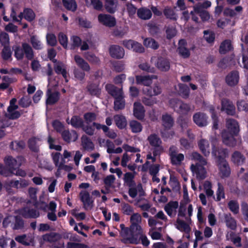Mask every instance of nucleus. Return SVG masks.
Listing matches in <instances>:
<instances>
[{
	"mask_svg": "<svg viewBox=\"0 0 248 248\" xmlns=\"http://www.w3.org/2000/svg\"><path fill=\"white\" fill-rule=\"evenodd\" d=\"M147 140L150 145L153 147H159L162 144L161 139L156 134H151L148 136Z\"/></svg>",
	"mask_w": 248,
	"mask_h": 248,
	"instance_id": "nucleus-33",
	"label": "nucleus"
},
{
	"mask_svg": "<svg viewBox=\"0 0 248 248\" xmlns=\"http://www.w3.org/2000/svg\"><path fill=\"white\" fill-rule=\"evenodd\" d=\"M207 115L202 112H198L195 113L193 116V120L194 123L199 127H202L206 126L208 124Z\"/></svg>",
	"mask_w": 248,
	"mask_h": 248,
	"instance_id": "nucleus-9",
	"label": "nucleus"
},
{
	"mask_svg": "<svg viewBox=\"0 0 248 248\" xmlns=\"http://www.w3.org/2000/svg\"><path fill=\"white\" fill-rule=\"evenodd\" d=\"M115 177L113 175H109L106 176L104 179V183L106 186V189L108 190L111 185L114 183Z\"/></svg>",
	"mask_w": 248,
	"mask_h": 248,
	"instance_id": "nucleus-64",
	"label": "nucleus"
},
{
	"mask_svg": "<svg viewBox=\"0 0 248 248\" xmlns=\"http://www.w3.org/2000/svg\"><path fill=\"white\" fill-rule=\"evenodd\" d=\"M13 49L14 56L18 61L22 60L24 55L28 60H32L34 58L33 50L31 46L27 43H23L22 47L19 46H15Z\"/></svg>",
	"mask_w": 248,
	"mask_h": 248,
	"instance_id": "nucleus-2",
	"label": "nucleus"
},
{
	"mask_svg": "<svg viewBox=\"0 0 248 248\" xmlns=\"http://www.w3.org/2000/svg\"><path fill=\"white\" fill-rule=\"evenodd\" d=\"M190 169L193 173L196 175V177L199 180H203L206 177V171L204 167L199 164H196L195 165L191 164Z\"/></svg>",
	"mask_w": 248,
	"mask_h": 248,
	"instance_id": "nucleus-13",
	"label": "nucleus"
},
{
	"mask_svg": "<svg viewBox=\"0 0 248 248\" xmlns=\"http://www.w3.org/2000/svg\"><path fill=\"white\" fill-rule=\"evenodd\" d=\"M37 191L35 188L33 187H30L29 189V194L30 195V197L31 200H32L33 205L35 206H37L38 205V202L36 196Z\"/></svg>",
	"mask_w": 248,
	"mask_h": 248,
	"instance_id": "nucleus-63",
	"label": "nucleus"
},
{
	"mask_svg": "<svg viewBox=\"0 0 248 248\" xmlns=\"http://www.w3.org/2000/svg\"><path fill=\"white\" fill-rule=\"evenodd\" d=\"M204 38L208 43H213L215 41V34L212 31L209 30L204 31Z\"/></svg>",
	"mask_w": 248,
	"mask_h": 248,
	"instance_id": "nucleus-54",
	"label": "nucleus"
},
{
	"mask_svg": "<svg viewBox=\"0 0 248 248\" xmlns=\"http://www.w3.org/2000/svg\"><path fill=\"white\" fill-rule=\"evenodd\" d=\"M4 162L7 167L13 172L18 168L20 164L17 163V160L11 156H8L4 159Z\"/></svg>",
	"mask_w": 248,
	"mask_h": 248,
	"instance_id": "nucleus-29",
	"label": "nucleus"
},
{
	"mask_svg": "<svg viewBox=\"0 0 248 248\" xmlns=\"http://www.w3.org/2000/svg\"><path fill=\"white\" fill-rule=\"evenodd\" d=\"M0 44L2 46H9L10 38L9 34L4 31L0 32Z\"/></svg>",
	"mask_w": 248,
	"mask_h": 248,
	"instance_id": "nucleus-49",
	"label": "nucleus"
},
{
	"mask_svg": "<svg viewBox=\"0 0 248 248\" xmlns=\"http://www.w3.org/2000/svg\"><path fill=\"white\" fill-rule=\"evenodd\" d=\"M83 147L85 150H93L94 149V144L91 140L86 135H83L81 138Z\"/></svg>",
	"mask_w": 248,
	"mask_h": 248,
	"instance_id": "nucleus-39",
	"label": "nucleus"
},
{
	"mask_svg": "<svg viewBox=\"0 0 248 248\" xmlns=\"http://www.w3.org/2000/svg\"><path fill=\"white\" fill-rule=\"evenodd\" d=\"M198 146L202 153L205 155L210 154V145L209 141L206 140L202 139L198 142Z\"/></svg>",
	"mask_w": 248,
	"mask_h": 248,
	"instance_id": "nucleus-31",
	"label": "nucleus"
},
{
	"mask_svg": "<svg viewBox=\"0 0 248 248\" xmlns=\"http://www.w3.org/2000/svg\"><path fill=\"white\" fill-rule=\"evenodd\" d=\"M137 16L141 19L148 20L151 18L152 13L150 9L146 7H141L138 9Z\"/></svg>",
	"mask_w": 248,
	"mask_h": 248,
	"instance_id": "nucleus-28",
	"label": "nucleus"
},
{
	"mask_svg": "<svg viewBox=\"0 0 248 248\" xmlns=\"http://www.w3.org/2000/svg\"><path fill=\"white\" fill-rule=\"evenodd\" d=\"M24 17L26 20L31 22L35 19V15L31 9L25 8L24 10Z\"/></svg>",
	"mask_w": 248,
	"mask_h": 248,
	"instance_id": "nucleus-47",
	"label": "nucleus"
},
{
	"mask_svg": "<svg viewBox=\"0 0 248 248\" xmlns=\"http://www.w3.org/2000/svg\"><path fill=\"white\" fill-rule=\"evenodd\" d=\"M66 122L68 124H70L75 128H82L84 124L83 120L78 115L73 116L70 121H69V118H67Z\"/></svg>",
	"mask_w": 248,
	"mask_h": 248,
	"instance_id": "nucleus-25",
	"label": "nucleus"
},
{
	"mask_svg": "<svg viewBox=\"0 0 248 248\" xmlns=\"http://www.w3.org/2000/svg\"><path fill=\"white\" fill-rule=\"evenodd\" d=\"M143 92L144 94L152 97L157 96L162 93V89L159 83H155L152 86L149 85L143 89Z\"/></svg>",
	"mask_w": 248,
	"mask_h": 248,
	"instance_id": "nucleus-11",
	"label": "nucleus"
},
{
	"mask_svg": "<svg viewBox=\"0 0 248 248\" xmlns=\"http://www.w3.org/2000/svg\"><path fill=\"white\" fill-rule=\"evenodd\" d=\"M64 7L67 9L73 12L76 10L77 5L75 0H62Z\"/></svg>",
	"mask_w": 248,
	"mask_h": 248,
	"instance_id": "nucleus-44",
	"label": "nucleus"
},
{
	"mask_svg": "<svg viewBox=\"0 0 248 248\" xmlns=\"http://www.w3.org/2000/svg\"><path fill=\"white\" fill-rule=\"evenodd\" d=\"M212 153L217 158V163L222 162L226 160L225 158L228 155V150L225 148H217L214 146Z\"/></svg>",
	"mask_w": 248,
	"mask_h": 248,
	"instance_id": "nucleus-16",
	"label": "nucleus"
},
{
	"mask_svg": "<svg viewBox=\"0 0 248 248\" xmlns=\"http://www.w3.org/2000/svg\"><path fill=\"white\" fill-rule=\"evenodd\" d=\"M217 199L216 201H220L222 199L225 198L224 188L220 183H217Z\"/></svg>",
	"mask_w": 248,
	"mask_h": 248,
	"instance_id": "nucleus-50",
	"label": "nucleus"
},
{
	"mask_svg": "<svg viewBox=\"0 0 248 248\" xmlns=\"http://www.w3.org/2000/svg\"><path fill=\"white\" fill-rule=\"evenodd\" d=\"M136 82L137 84L142 85L148 87L152 83V80L153 79H156L157 76L155 75H147L141 76L137 75L135 77Z\"/></svg>",
	"mask_w": 248,
	"mask_h": 248,
	"instance_id": "nucleus-14",
	"label": "nucleus"
},
{
	"mask_svg": "<svg viewBox=\"0 0 248 248\" xmlns=\"http://www.w3.org/2000/svg\"><path fill=\"white\" fill-rule=\"evenodd\" d=\"M139 68L140 70L147 73H154L155 72V68L151 67L150 65L147 62H144L140 64L139 65Z\"/></svg>",
	"mask_w": 248,
	"mask_h": 248,
	"instance_id": "nucleus-59",
	"label": "nucleus"
},
{
	"mask_svg": "<svg viewBox=\"0 0 248 248\" xmlns=\"http://www.w3.org/2000/svg\"><path fill=\"white\" fill-rule=\"evenodd\" d=\"M163 14L167 18L173 20L177 19L174 10L170 7H166L163 10Z\"/></svg>",
	"mask_w": 248,
	"mask_h": 248,
	"instance_id": "nucleus-45",
	"label": "nucleus"
},
{
	"mask_svg": "<svg viewBox=\"0 0 248 248\" xmlns=\"http://www.w3.org/2000/svg\"><path fill=\"white\" fill-rule=\"evenodd\" d=\"M47 99L46 100V104L52 105L56 103L60 99V93L59 92H54L51 93L50 90L48 89L47 91Z\"/></svg>",
	"mask_w": 248,
	"mask_h": 248,
	"instance_id": "nucleus-23",
	"label": "nucleus"
},
{
	"mask_svg": "<svg viewBox=\"0 0 248 248\" xmlns=\"http://www.w3.org/2000/svg\"><path fill=\"white\" fill-rule=\"evenodd\" d=\"M58 40L60 44L63 48L66 49L67 47L68 38L63 32H60L58 35Z\"/></svg>",
	"mask_w": 248,
	"mask_h": 248,
	"instance_id": "nucleus-62",
	"label": "nucleus"
},
{
	"mask_svg": "<svg viewBox=\"0 0 248 248\" xmlns=\"http://www.w3.org/2000/svg\"><path fill=\"white\" fill-rule=\"evenodd\" d=\"M179 92L184 98L188 97L190 93V89L187 85L184 84L179 85Z\"/></svg>",
	"mask_w": 248,
	"mask_h": 248,
	"instance_id": "nucleus-53",
	"label": "nucleus"
},
{
	"mask_svg": "<svg viewBox=\"0 0 248 248\" xmlns=\"http://www.w3.org/2000/svg\"><path fill=\"white\" fill-rule=\"evenodd\" d=\"M129 126L131 131L134 133L140 132L142 130V126L141 124L136 120H132L129 123Z\"/></svg>",
	"mask_w": 248,
	"mask_h": 248,
	"instance_id": "nucleus-43",
	"label": "nucleus"
},
{
	"mask_svg": "<svg viewBox=\"0 0 248 248\" xmlns=\"http://www.w3.org/2000/svg\"><path fill=\"white\" fill-rule=\"evenodd\" d=\"M224 220L227 228L232 230L234 231L237 228V222L236 220L232 216L231 213L224 214Z\"/></svg>",
	"mask_w": 248,
	"mask_h": 248,
	"instance_id": "nucleus-27",
	"label": "nucleus"
},
{
	"mask_svg": "<svg viewBox=\"0 0 248 248\" xmlns=\"http://www.w3.org/2000/svg\"><path fill=\"white\" fill-rule=\"evenodd\" d=\"M79 198L83 203L84 208L87 210L88 208H92L93 205V200H92L90 193L87 190H81L79 194Z\"/></svg>",
	"mask_w": 248,
	"mask_h": 248,
	"instance_id": "nucleus-8",
	"label": "nucleus"
},
{
	"mask_svg": "<svg viewBox=\"0 0 248 248\" xmlns=\"http://www.w3.org/2000/svg\"><path fill=\"white\" fill-rule=\"evenodd\" d=\"M226 128L221 133L222 142L227 146L235 147L237 144L235 137L239 135L240 131L239 123L234 119H227Z\"/></svg>",
	"mask_w": 248,
	"mask_h": 248,
	"instance_id": "nucleus-1",
	"label": "nucleus"
},
{
	"mask_svg": "<svg viewBox=\"0 0 248 248\" xmlns=\"http://www.w3.org/2000/svg\"><path fill=\"white\" fill-rule=\"evenodd\" d=\"M15 223L13 229L19 230L23 228L24 226V221L21 217L19 216H15Z\"/></svg>",
	"mask_w": 248,
	"mask_h": 248,
	"instance_id": "nucleus-60",
	"label": "nucleus"
},
{
	"mask_svg": "<svg viewBox=\"0 0 248 248\" xmlns=\"http://www.w3.org/2000/svg\"><path fill=\"white\" fill-rule=\"evenodd\" d=\"M122 210L123 213L126 215H131L134 212L133 207L127 203L122 204Z\"/></svg>",
	"mask_w": 248,
	"mask_h": 248,
	"instance_id": "nucleus-61",
	"label": "nucleus"
},
{
	"mask_svg": "<svg viewBox=\"0 0 248 248\" xmlns=\"http://www.w3.org/2000/svg\"><path fill=\"white\" fill-rule=\"evenodd\" d=\"M20 214L25 218H36L39 217L38 211L34 209H29L24 207L20 209Z\"/></svg>",
	"mask_w": 248,
	"mask_h": 248,
	"instance_id": "nucleus-20",
	"label": "nucleus"
},
{
	"mask_svg": "<svg viewBox=\"0 0 248 248\" xmlns=\"http://www.w3.org/2000/svg\"><path fill=\"white\" fill-rule=\"evenodd\" d=\"M145 109L139 102H135L133 105V115L139 120H142L145 117Z\"/></svg>",
	"mask_w": 248,
	"mask_h": 248,
	"instance_id": "nucleus-15",
	"label": "nucleus"
},
{
	"mask_svg": "<svg viewBox=\"0 0 248 248\" xmlns=\"http://www.w3.org/2000/svg\"><path fill=\"white\" fill-rule=\"evenodd\" d=\"M179 206L177 201H170L164 207V210L167 215L170 217H172L173 210H176Z\"/></svg>",
	"mask_w": 248,
	"mask_h": 248,
	"instance_id": "nucleus-37",
	"label": "nucleus"
},
{
	"mask_svg": "<svg viewBox=\"0 0 248 248\" xmlns=\"http://www.w3.org/2000/svg\"><path fill=\"white\" fill-rule=\"evenodd\" d=\"M165 32L167 39L170 40L176 35L177 30L175 27L169 26L166 28Z\"/></svg>",
	"mask_w": 248,
	"mask_h": 248,
	"instance_id": "nucleus-52",
	"label": "nucleus"
},
{
	"mask_svg": "<svg viewBox=\"0 0 248 248\" xmlns=\"http://www.w3.org/2000/svg\"><path fill=\"white\" fill-rule=\"evenodd\" d=\"M117 1L116 0H105V8L107 12L114 14L117 11Z\"/></svg>",
	"mask_w": 248,
	"mask_h": 248,
	"instance_id": "nucleus-30",
	"label": "nucleus"
},
{
	"mask_svg": "<svg viewBox=\"0 0 248 248\" xmlns=\"http://www.w3.org/2000/svg\"><path fill=\"white\" fill-rule=\"evenodd\" d=\"M221 178H228L231 172V168L227 160L217 163Z\"/></svg>",
	"mask_w": 248,
	"mask_h": 248,
	"instance_id": "nucleus-12",
	"label": "nucleus"
},
{
	"mask_svg": "<svg viewBox=\"0 0 248 248\" xmlns=\"http://www.w3.org/2000/svg\"><path fill=\"white\" fill-rule=\"evenodd\" d=\"M72 43L70 46V49L74 50L76 48L79 47L82 44L81 38L78 36H73L71 38Z\"/></svg>",
	"mask_w": 248,
	"mask_h": 248,
	"instance_id": "nucleus-56",
	"label": "nucleus"
},
{
	"mask_svg": "<svg viewBox=\"0 0 248 248\" xmlns=\"http://www.w3.org/2000/svg\"><path fill=\"white\" fill-rule=\"evenodd\" d=\"M38 139L36 137H31L28 140V146L32 152L38 153L40 151L39 145L37 144Z\"/></svg>",
	"mask_w": 248,
	"mask_h": 248,
	"instance_id": "nucleus-32",
	"label": "nucleus"
},
{
	"mask_svg": "<svg viewBox=\"0 0 248 248\" xmlns=\"http://www.w3.org/2000/svg\"><path fill=\"white\" fill-rule=\"evenodd\" d=\"M231 160L234 164L241 166L244 163L246 157L241 152L235 151L232 155Z\"/></svg>",
	"mask_w": 248,
	"mask_h": 248,
	"instance_id": "nucleus-24",
	"label": "nucleus"
},
{
	"mask_svg": "<svg viewBox=\"0 0 248 248\" xmlns=\"http://www.w3.org/2000/svg\"><path fill=\"white\" fill-rule=\"evenodd\" d=\"M12 52L10 46H4L1 51V57L3 60L7 61L12 57Z\"/></svg>",
	"mask_w": 248,
	"mask_h": 248,
	"instance_id": "nucleus-48",
	"label": "nucleus"
},
{
	"mask_svg": "<svg viewBox=\"0 0 248 248\" xmlns=\"http://www.w3.org/2000/svg\"><path fill=\"white\" fill-rule=\"evenodd\" d=\"M229 210L234 214L236 215L239 212V205L236 200H231L228 203Z\"/></svg>",
	"mask_w": 248,
	"mask_h": 248,
	"instance_id": "nucleus-42",
	"label": "nucleus"
},
{
	"mask_svg": "<svg viewBox=\"0 0 248 248\" xmlns=\"http://www.w3.org/2000/svg\"><path fill=\"white\" fill-rule=\"evenodd\" d=\"M187 43L186 39H181L179 41L177 51L180 56L186 59L190 55V52L187 47Z\"/></svg>",
	"mask_w": 248,
	"mask_h": 248,
	"instance_id": "nucleus-10",
	"label": "nucleus"
},
{
	"mask_svg": "<svg viewBox=\"0 0 248 248\" xmlns=\"http://www.w3.org/2000/svg\"><path fill=\"white\" fill-rule=\"evenodd\" d=\"M85 57L87 60L93 64H98L100 62L99 59L92 52L86 53Z\"/></svg>",
	"mask_w": 248,
	"mask_h": 248,
	"instance_id": "nucleus-57",
	"label": "nucleus"
},
{
	"mask_svg": "<svg viewBox=\"0 0 248 248\" xmlns=\"http://www.w3.org/2000/svg\"><path fill=\"white\" fill-rule=\"evenodd\" d=\"M156 67L161 71L167 72L170 69L169 59L163 57H159L156 63Z\"/></svg>",
	"mask_w": 248,
	"mask_h": 248,
	"instance_id": "nucleus-21",
	"label": "nucleus"
},
{
	"mask_svg": "<svg viewBox=\"0 0 248 248\" xmlns=\"http://www.w3.org/2000/svg\"><path fill=\"white\" fill-rule=\"evenodd\" d=\"M239 75L237 71H232L229 73L225 78V81L228 85L233 87L237 84L239 81Z\"/></svg>",
	"mask_w": 248,
	"mask_h": 248,
	"instance_id": "nucleus-19",
	"label": "nucleus"
},
{
	"mask_svg": "<svg viewBox=\"0 0 248 248\" xmlns=\"http://www.w3.org/2000/svg\"><path fill=\"white\" fill-rule=\"evenodd\" d=\"M162 125L166 130L170 129L173 126L174 120L173 118L168 113H165L162 116Z\"/></svg>",
	"mask_w": 248,
	"mask_h": 248,
	"instance_id": "nucleus-22",
	"label": "nucleus"
},
{
	"mask_svg": "<svg viewBox=\"0 0 248 248\" xmlns=\"http://www.w3.org/2000/svg\"><path fill=\"white\" fill-rule=\"evenodd\" d=\"M108 51L110 57L116 59L123 58L125 54L123 47L117 45H110Z\"/></svg>",
	"mask_w": 248,
	"mask_h": 248,
	"instance_id": "nucleus-5",
	"label": "nucleus"
},
{
	"mask_svg": "<svg viewBox=\"0 0 248 248\" xmlns=\"http://www.w3.org/2000/svg\"><path fill=\"white\" fill-rule=\"evenodd\" d=\"M98 19L100 23L109 28L113 27L116 25L115 18L110 15L100 14L98 16Z\"/></svg>",
	"mask_w": 248,
	"mask_h": 248,
	"instance_id": "nucleus-6",
	"label": "nucleus"
},
{
	"mask_svg": "<svg viewBox=\"0 0 248 248\" xmlns=\"http://www.w3.org/2000/svg\"><path fill=\"white\" fill-rule=\"evenodd\" d=\"M194 11L198 14L202 21H206L210 19V16L208 12L202 9V7H194Z\"/></svg>",
	"mask_w": 248,
	"mask_h": 248,
	"instance_id": "nucleus-40",
	"label": "nucleus"
},
{
	"mask_svg": "<svg viewBox=\"0 0 248 248\" xmlns=\"http://www.w3.org/2000/svg\"><path fill=\"white\" fill-rule=\"evenodd\" d=\"M131 235L125 239L130 244H138L140 243L139 236L142 234V230L140 225L132 223L130 226Z\"/></svg>",
	"mask_w": 248,
	"mask_h": 248,
	"instance_id": "nucleus-4",
	"label": "nucleus"
},
{
	"mask_svg": "<svg viewBox=\"0 0 248 248\" xmlns=\"http://www.w3.org/2000/svg\"><path fill=\"white\" fill-rule=\"evenodd\" d=\"M114 121L116 126L121 130L126 128L127 126V120L126 117L120 114H116L114 116Z\"/></svg>",
	"mask_w": 248,
	"mask_h": 248,
	"instance_id": "nucleus-26",
	"label": "nucleus"
},
{
	"mask_svg": "<svg viewBox=\"0 0 248 248\" xmlns=\"http://www.w3.org/2000/svg\"><path fill=\"white\" fill-rule=\"evenodd\" d=\"M114 109L115 111L123 109L125 108V100L124 95L114 99Z\"/></svg>",
	"mask_w": 248,
	"mask_h": 248,
	"instance_id": "nucleus-38",
	"label": "nucleus"
},
{
	"mask_svg": "<svg viewBox=\"0 0 248 248\" xmlns=\"http://www.w3.org/2000/svg\"><path fill=\"white\" fill-rule=\"evenodd\" d=\"M63 65L62 62H58V64L54 65V70L55 73L58 75H62L64 78L66 82L68 81L67 79V72L65 68H63Z\"/></svg>",
	"mask_w": 248,
	"mask_h": 248,
	"instance_id": "nucleus-35",
	"label": "nucleus"
},
{
	"mask_svg": "<svg viewBox=\"0 0 248 248\" xmlns=\"http://www.w3.org/2000/svg\"><path fill=\"white\" fill-rule=\"evenodd\" d=\"M74 60L77 65L81 69L78 68L74 69V77L78 80L83 81L85 76L84 71L89 72L91 67L88 62L79 55H76L74 57Z\"/></svg>",
	"mask_w": 248,
	"mask_h": 248,
	"instance_id": "nucleus-3",
	"label": "nucleus"
},
{
	"mask_svg": "<svg viewBox=\"0 0 248 248\" xmlns=\"http://www.w3.org/2000/svg\"><path fill=\"white\" fill-rule=\"evenodd\" d=\"M46 39L47 44L51 46H54L57 45V38L55 35L52 33H47Z\"/></svg>",
	"mask_w": 248,
	"mask_h": 248,
	"instance_id": "nucleus-58",
	"label": "nucleus"
},
{
	"mask_svg": "<svg viewBox=\"0 0 248 248\" xmlns=\"http://www.w3.org/2000/svg\"><path fill=\"white\" fill-rule=\"evenodd\" d=\"M233 47L230 40H225L223 41L219 46V51L220 54H226L232 50Z\"/></svg>",
	"mask_w": 248,
	"mask_h": 248,
	"instance_id": "nucleus-36",
	"label": "nucleus"
},
{
	"mask_svg": "<svg viewBox=\"0 0 248 248\" xmlns=\"http://www.w3.org/2000/svg\"><path fill=\"white\" fill-rule=\"evenodd\" d=\"M83 118L85 123L89 124L92 122H94V121L96 120L97 115L94 112H88L84 113Z\"/></svg>",
	"mask_w": 248,
	"mask_h": 248,
	"instance_id": "nucleus-46",
	"label": "nucleus"
},
{
	"mask_svg": "<svg viewBox=\"0 0 248 248\" xmlns=\"http://www.w3.org/2000/svg\"><path fill=\"white\" fill-rule=\"evenodd\" d=\"M143 45L146 47L151 48L156 50L159 47V44L152 38H146L143 41Z\"/></svg>",
	"mask_w": 248,
	"mask_h": 248,
	"instance_id": "nucleus-41",
	"label": "nucleus"
},
{
	"mask_svg": "<svg viewBox=\"0 0 248 248\" xmlns=\"http://www.w3.org/2000/svg\"><path fill=\"white\" fill-rule=\"evenodd\" d=\"M105 88L108 93L114 99L124 95L122 88H119L112 84H107Z\"/></svg>",
	"mask_w": 248,
	"mask_h": 248,
	"instance_id": "nucleus-18",
	"label": "nucleus"
},
{
	"mask_svg": "<svg viewBox=\"0 0 248 248\" xmlns=\"http://www.w3.org/2000/svg\"><path fill=\"white\" fill-rule=\"evenodd\" d=\"M222 111H225L228 115L233 116L235 114V107L232 101L227 98H223L221 100Z\"/></svg>",
	"mask_w": 248,
	"mask_h": 248,
	"instance_id": "nucleus-7",
	"label": "nucleus"
},
{
	"mask_svg": "<svg viewBox=\"0 0 248 248\" xmlns=\"http://www.w3.org/2000/svg\"><path fill=\"white\" fill-rule=\"evenodd\" d=\"M86 89L89 93L92 95L99 97L101 93V89L98 83L90 81L88 83Z\"/></svg>",
	"mask_w": 248,
	"mask_h": 248,
	"instance_id": "nucleus-17",
	"label": "nucleus"
},
{
	"mask_svg": "<svg viewBox=\"0 0 248 248\" xmlns=\"http://www.w3.org/2000/svg\"><path fill=\"white\" fill-rule=\"evenodd\" d=\"M177 226L176 228L181 232H184L186 234H189L191 231L189 225L184 220L177 218L176 221Z\"/></svg>",
	"mask_w": 248,
	"mask_h": 248,
	"instance_id": "nucleus-34",
	"label": "nucleus"
},
{
	"mask_svg": "<svg viewBox=\"0 0 248 248\" xmlns=\"http://www.w3.org/2000/svg\"><path fill=\"white\" fill-rule=\"evenodd\" d=\"M184 160V155L179 153L175 156H172L170 162L173 165H180Z\"/></svg>",
	"mask_w": 248,
	"mask_h": 248,
	"instance_id": "nucleus-55",
	"label": "nucleus"
},
{
	"mask_svg": "<svg viewBox=\"0 0 248 248\" xmlns=\"http://www.w3.org/2000/svg\"><path fill=\"white\" fill-rule=\"evenodd\" d=\"M30 42L34 49L36 50H40L43 48V46L41 42L38 39L36 36L33 35L31 36Z\"/></svg>",
	"mask_w": 248,
	"mask_h": 248,
	"instance_id": "nucleus-51",
	"label": "nucleus"
}]
</instances>
